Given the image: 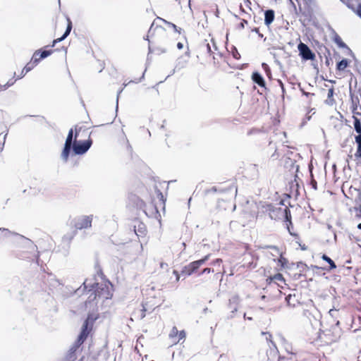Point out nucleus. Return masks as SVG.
Here are the masks:
<instances>
[{"instance_id": "8fccbe9b", "label": "nucleus", "mask_w": 361, "mask_h": 361, "mask_svg": "<svg viewBox=\"0 0 361 361\" xmlns=\"http://www.w3.org/2000/svg\"><path fill=\"white\" fill-rule=\"evenodd\" d=\"M312 185L313 188L317 189V182L314 180L312 181Z\"/></svg>"}, {"instance_id": "f3484780", "label": "nucleus", "mask_w": 361, "mask_h": 361, "mask_svg": "<svg viewBox=\"0 0 361 361\" xmlns=\"http://www.w3.org/2000/svg\"><path fill=\"white\" fill-rule=\"evenodd\" d=\"M353 118L354 120V128L356 133H358L357 135H361V122L360 118L356 116H353Z\"/></svg>"}, {"instance_id": "9d476101", "label": "nucleus", "mask_w": 361, "mask_h": 361, "mask_svg": "<svg viewBox=\"0 0 361 361\" xmlns=\"http://www.w3.org/2000/svg\"><path fill=\"white\" fill-rule=\"evenodd\" d=\"M47 281L51 288L60 289L63 286V283L52 274L49 275Z\"/></svg>"}, {"instance_id": "a878e982", "label": "nucleus", "mask_w": 361, "mask_h": 361, "mask_svg": "<svg viewBox=\"0 0 361 361\" xmlns=\"http://www.w3.org/2000/svg\"><path fill=\"white\" fill-rule=\"evenodd\" d=\"M262 334L265 336V339L271 343L274 347H276L275 343L271 340L272 336L269 332H262Z\"/></svg>"}, {"instance_id": "a19ab883", "label": "nucleus", "mask_w": 361, "mask_h": 361, "mask_svg": "<svg viewBox=\"0 0 361 361\" xmlns=\"http://www.w3.org/2000/svg\"><path fill=\"white\" fill-rule=\"evenodd\" d=\"M0 231L4 233V235H8L11 233V231L7 228H0Z\"/></svg>"}, {"instance_id": "a18cd8bd", "label": "nucleus", "mask_w": 361, "mask_h": 361, "mask_svg": "<svg viewBox=\"0 0 361 361\" xmlns=\"http://www.w3.org/2000/svg\"><path fill=\"white\" fill-rule=\"evenodd\" d=\"M222 262V260L221 259H216V260H214L213 262V264L214 265H216V264H220V263Z\"/></svg>"}, {"instance_id": "f257e3e1", "label": "nucleus", "mask_w": 361, "mask_h": 361, "mask_svg": "<svg viewBox=\"0 0 361 361\" xmlns=\"http://www.w3.org/2000/svg\"><path fill=\"white\" fill-rule=\"evenodd\" d=\"M83 287H80L75 290V293L78 295L83 293L87 288L88 293L92 292L88 298V301L91 302L95 300L97 298L102 299H109L112 296V293L110 290V287H111V283L109 281L108 283L99 284L98 283H89L87 280H85L83 283Z\"/></svg>"}, {"instance_id": "6e6d98bb", "label": "nucleus", "mask_w": 361, "mask_h": 361, "mask_svg": "<svg viewBox=\"0 0 361 361\" xmlns=\"http://www.w3.org/2000/svg\"><path fill=\"white\" fill-rule=\"evenodd\" d=\"M154 209L156 210V212L157 213V212H158V210H157V207H154Z\"/></svg>"}, {"instance_id": "6ab92c4d", "label": "nucleus", "mask_w": 361, "mask_h": 361, "mask_svg": "<svg viewBox=\"0 0 361 361\" xmlns=\"http://www.w3.org/2000/svg\"><path fill=\"white\" fill-rule=\"evenodd\" d=\"M355 142L357 143V148L355 156L361 158V135L355 137Z\"/></svg>"}, {"instance_id": "864d4df0", "label": "nucleus", "mask_w": 361, "mask_h": 361, "mask_svg": "<svg viewBox=\"0 0 361 361\" xmlns=\"http://www.w3.org/2000/svg\"><path fill=\"white\" fill-rule=\"evenodd\" d=\"M303 94L308 96L310 94V93H308V92H305V91H302Z\"/></svg>"}, {"instance_id": "603ef678", "label": "nucleus", "mask_w": 361, "mask_h": 361, "mask_svg": "<svg viewBox=\"0 0 361 361\" xmlns=\"http://www.w3.org/2000/svg\"><path fill=\"white\" fill-rule=\"evenodd\" d=\"M357 228L361 230V222L357 225Z\"/></svg>"}, {"instance_id": "f03ea898", "label": "nucleus", "mask_w": 361, "mask_h": 361, "mask_svg": "<svg viewBox=\"0 0 361 361\" xmlns=\"http://www.w3.org/2000/svg\"><path fill=\"white\" fill-rule=\"evenodd\" d=\"M263 208L266 212H268L271 219L276 220L283 217L286 222H289L291 224L290 211L288 207L282 208L281 207H276L271 204H266L263 205Z\"/></svg>"}, {"instance_id": "9b49d317", "label": "nucleus", "mask_w": 361, "mask_h": 361, "mask_svg": "<svg viewBox=\"0 0 361 361\" xmlns=\"http://www.w3.org/2000/svg\"><path fill=\"white\" fill-rule=\"evenodd\" d=\"M71 30H72V23H71V20L69 18H68V25H67V27H66L65 32L61 37L54 39L52 42V44L51 45V47H53L56 45V43L64 40L69 35Z\"/></svg>"}, {"instance_id": "c756f323", "label": "nucleus", "mask_w": 361, "mask_h": 361, "mask_svg": "<svg viewBox=\"0 0 361 361\" xmlns=\"http://www.w3.org/2000/svg\"><path fill=\"white\" fill-rule=\"evenodd\" d=\"M73 235H74V233H68L66 235H64V236L63 237V241H71V239L73 238Z\"/></svg>"}, {"instance_id": "0e129e2a", "label": "nucleus", "mask_w": 361, "mask_h": 361, "mask_svg": "<svg viewBox=\"0 0 361 361\" xmlns=\"http://www.w3.org/2000/svg\"><path fill=\"white\" fill-rule=\"evenodd\" d=\"M135 233L137 234V235H139V233H137V231H135Z\"/></svg>"}, {"instance_id": "7c9ffc66", "label": "nucleus", "mask_w": 361, "mask_h": 361, "mask_svg": "<svg viewBox=\"0 0 361 361\" xmlns=\"http://www.w3.org/2000/svg\"><path fill=\"white\" fill-rule=\"evenodd\" d=\"M232 54H233V56L235 59H239L240 58V55L238 53V50H237V49L235 47H233V50L232 51Z\"/></svg>"}, {"instance_id": "1a4fd4ad", "label": "nucleus", "mask_w": 361, "mask_h": 361, "mask_svg": "<svg viewBox=\"0 0 361 361\" xmlns=\"http://www.w3.org/2000/svg\"><path fill=\"white\" fill-rule=\"evenodd\" d=\"M240 300L238 295H233L228 300V307L231 310V314L228 318L232 319L234 317V313L238 310Z\"/></svg>"}, {"instance_id": "37998d69", "label": "nucleus", "mask_w": 361, "mask_h": 361, "mask_svg": "<svg viewBox=\"0 0 361 361\" xmlns=\"http://www.w3.org/2000/svg\"><path fill=\"white\" fill-rule=\"evenodd\" d=\"M267 248L272 249V250H276L278 253H279V250H278V248H277V247H276V246H274V245H269V246H267Z\"/></svg>"}, {"instance_id": "4be33fe9", "label": "nucleus", "mask_w": 361, "mask_h": 361, "mask_svg": "<svg viewBox=\"0 0 361 361\" xmlns=\"http://www.w3.org/2000/svg\"><path fill=\"white\" fill-rule=\"evenodd\" d=\"M158 19H159V20H162L165 24H166V25H168L169 27H172V28L175 30V32H178L179 34L180 33V32H181V28L178 27L175 24H173V23H171V22H168V21H166V20L162 19V18H158Z\"/></svg>"}, {"instance_id": "473e14b6", "label": "nucleus", "mask_w": 361, "mask_h": 361, "mask_svg": "<svg viewBox=\"0 0 361 361\" xmlns=\"http://www.w3.org/2000/svg\"><path fill=\"white\" fill-rule=\"evenodd\" d=\"M355 13L361 19V4H359L355 10Z\"/></svg>"}, {"instance_id": "2f4dec72", "label": "nucleus", "mask_w": 361, "mask_h": 361, "mask_svg": "<svg viewBox=\"0 0 361 361\" xmlns=\"http://www.w3.org/2000/svg\"><path fill=\"white\" fill-rule=\"evenodd\" d=\"M15 82V80H13V79L9 80L4 86V90H6L9 87L12 86Z\"/></svg>"}, {"instance_id": "13d9d810", "label": "nucleus", "mask_w": 361, "mask_h": 361, "mask_svg": "<svg viewBox=\"0 0 361 361\" xmlns=\"http://www.w3.org/2000/svg\"><path fill=\"white\" fill-rule=\"evenodd\" d=\"M183 246L184 247H185L186 245H185V243H183Z\"/></svg>"}, {"instance_id": "412c9836", "label": "nucleus", "mask_w": 361, "mask_h": 361, "mask_svg": "<svg viewBox=\"0 0 361 361\" xmlns=\"http://www.w3.org/2000/svg\"><path fill=\"white\" fill-rule=\"evenodd\" d=\"M348 60L345 59H343L337 63V65H336L337 69L339 71H343L348 66Z\"/></svg>"}, {"instance_id": "f8f14e48", "label": "nucleus", "mask_w": 361, "mask_h": 361, "mask_svg": "<svg viewBox=\"0 0 361 361\" xmlns=\"http://www.w3.org/2000/svg\"><path fill=\"white\" fill-rule=\"evenodd\" d=\"M80 346V345H78V343L75 342V343L70 348L66 356L67 361H71L75 359V352Z\"/></svg>"}, {"instance_id": "7ed1b4c3", "label": "nucleus", "mask_w": 361, "mask_h": 361, "mask_svg": "<svg viewBox=\"0 0 361 361\" xmlns=\"http://www.w3.org/2000/svg\"><path fill=\"white\" fill-rule=\"evenodd\" d=\"M78 136V131L77 128H75V134L74 137V144L72 145L71 149L76 155H82L85 154L89 149L91 147L92 144V140L91 139H88L87 140H77Z\"/></svg>"}, {"instance_id": "bb28decb", "label": "nucleus", "mask_w": 361, "mask_h": 361, "mask_svg": "<svg viewBox=\"0 0 361 361\" xmlns=\"http://www.w3.org/2000/svg\"><path fill=\"white\" fill-rule=\"evenodd\" d=\"M262 67L264 69V71L266 72V73L268 76L271 75V69H270L269 66H268V64H267L266 63H262Z\"/></svg>"}, {"instance_id": "aec40b11", "label": "nucleus", "mask_w": 361, "mask_h": 361, "mask_svg": "<svg viewBox=\"0 0 361 361\" xmlns=\"http://www.w3.org/2000/svg\"><path fill=\"white\" fill-rule=\"evenodd\" d=\"M36 64H35L34 63L30 65V63H27L24 68L21 71V74L18 77V78H23L27 73H28L29 71H30L33 67L35 66Z\"/></svg>"}, {"instance_id": "4d7b16f0", "label": "nucleus", "mask_w": 361, "mask_h": 361, "mask_svg": "<svg viewBox=\"0 0 361 361\" xmlns=\"http://www.w3.org/2000/svg\"><path fill=\"white\" fill-rule=\"evenodd\" d=\"M254 31L257 32H258V29H257V28H255V29L254 30Z\"/></svg>"}, {"instance_id": "f704fd0d", "label": "nucleus", "mask_w": 361, "mask_h": 361, "mask_svg": "<svg viewBox=\"0 0 361 361\" xmlns=\"http://www.w3.org/2000/svg\"><path fill=\"white\" fill-rule=\"evenodd\" d=\"M338 312V310H336V309H331L329 311V314L331 316V317H336V313Z\"/></svg>"}, {"instance_id": "680f3d73", "label": "nucleus", "mask_w": 361, "mask_h": 361, "mask_svg": "<svg viewBox=\"0 0 361 361\" xmlns=\"http://www.w3.org/2000/svg\"><path fill=\"white\" fill-rule=\"evenodd\" d=\"M248 320H252V317H247V318Z\"/></svg>"}, {"instance_id": "49530a36", "label": "nucleus", "mask_w": 361, "mask_h": 361, "mask_svg": "<svg viewBox=\"0 0 361 361\" xmlns=\"http://www.w3.org/2000/svg\"><path fill=\"white\" fill-rule=\"evenodd\" d=\"M247 20H243L240 23V27L241 28H244V27H245V25H245V24H247Z\"/></svg>"}, {"instance_id": "72a5a7b5", "label": "nucleus", "mask_w": 361, "mask_h": 361, "mask_svg": "<svg viewBox=\"0 0 361 361\" xmlns=\"http://www.w3.org/2000/svg\"><path fill=\"white\" fill-rule=\"evenodd\" d=\"M279 262L281 264L282 267H284L285 264L287 262V259L283 257L281 255L280 258L278 259Z\"/></svg>"}, {"instance_id": "ddd939ff", "label": "nucleus", "mask_w": 361, "mask_h": 361, "mask_svg": "<svg viewBox=\"0 0 361 361\" xmlns=\"http://www.w3.org/2000/svg\"><path fill=\"white\" fill-rule=\"evenodd\" d=\"M53 53V50H43L40 51L39 50L36 51L34 54V56H37L39 54H40L39 58L37 59L35 58L33 59V63L35 64H37L39 60L47 58V56H50Z\"/></svg>"}, {"instance_id": "de8ad7c7", "label": "nucleus", "mask_w": 361, "mask_h": 361, "mask_svg": "<svg viewBox=\"0 0 361 361\" xmlns=\"http://www.w3.org/2000/svg\"><path fill=\"white\" fill-rule=\"evenodd\" d=\"M206 48H207V51L208 53H211L212 52L211 47H210L209 43H207Z\"/></svg>"}, {"instance_id": "338daca9", "label": "nucleus", "mask_w": 361, "mask_h": 361, "mask_svg": "<svg viewBox=\"0 0 361 361\" xmlns=\"http://www.w3.org/2000/svg\"><path fill=\"white\" fill-rule=\"evenodd\" d=\"M259 36L261 37H263V35L262 34H259Z\"/></svg>"}, {"instance_id": "a211bd4d", "label": "nucleus", "mask_w": 361, "mask_h": 361, "mask_svg": "<svg viewBox=\"0 0 361 361\" xmlns=\"http://www.w3.org/2000/svg\"><path fill=\"white\" fill-rule=\"evenodd\" d=\"M322 259L329 264V269H334L336 268L335 262L326 255L324 254L322 256Z\"/></svg>"}, {"instance_id": "2eb2a0df", "label": "nucleus", "mask_w": 361, "mask_h": 361, "mask_svg": "<svg viewBox=\"0 0 361 361\" xmlns=\"http://www.w3.org/2000/svg\"><path fill=\"white\" fill-rule=\"evenodd\" d=\"M252 80L260 87H265V81L259 73L254 72L252 75Z\"/></svg>"}, {"instance_id": "bf43d9fd", "label": "nucleus", "mask_w": 361, "mask_h": 361, "mask_svg": "<svg viewBox=\"0 0 361 361\" xmlns=\"http://www.w3.org/2000/svg\"><path fill=\"white\" fill-rule=\"evenodd\" d=\"M175 73V69L172 71L171 75H173Z\"/></svg>"}, {"instance_id": "e433bc0d", "label": "nucleus", "mask_w": 361, "mask_h": 361, "mask_svg": "<svg viewBox=\"0 0 361 361\" xmlns=\"http://www.w3.org/2000/svg\"><path fill=\"white\" fill-rule=\"evenodd\" d=\"M178 334V336H179L178 341H180V340H181V339H183V338H184L185 337V333L184 331H180Z\"/></svg>"}, {"instance_id": "39448f33", "label": "nucleus", "mask_w": 361, "mask_h": 361, "mask_svg": "<svg viewBox=\"0 0 361 361\" xmlns=\"http://www.w3.org/2000/svg\"><path fill=\"white\" fill-rule=\"evenodd\" d=\"M210 255V254H208L204 258L190 263L188 265L184 267L182 273L187 276H190L209 259Z\"/></svg>"}, {"instance_id": "ea45409f", "label": "nucleus", "mask_w": 361, "mask_h": 361, "mask_svg": "<svg viewBox=\"0 0 361 361\" xmlns=\"http://www.w3.org/2000/svg\"><path fill=\"white\" fill-rule=\"evenodd\" d=\"M333 94H334V89L333 88H331L328 90V98L330 99L331 97H333Z\"/></svg>"}, {"instance_id": "e2e57ef3", "label": "nucleus", "mask_w": 361, "mask_h": 361, "mask_svg": "<svg viewBox=\"0 0 361 361\" xmlns=\"http://www.w3.org/2000/svg\"><path fill=\"white\" fill-rule=\"evenodd\" d=\"M159 195H161V198L163 197V195L161 192H159Z\"/></svg>"}, {"instance_id": "58836bf2", "label": "nucleus", "mask_w": 361, "mask_h": 361, "mask_svg": "<svg viewBox=\"0 0 361 361\" xmlns=\"http://www.w3.org/2000/svg\"><path fill=\"white\" fill-rule=\"evenodd\" d=\"M213 271L212 269H211L210 268H205L202 270V271L201 272V274H209L210 272Z\"/></svg>"}, {"instance_id": "5701e85b", "label": "nucleus", "mask_w": 361, "mask_h": 361, "mask_svg": "<svg viewBox=\"0 0 361 361\" xmlns=\"http://www.w3.org/2000/svg\"><path fill=\"white\" fill-rule=\"evenodd\" d=\"M334 42L338 44L339 47L346 48L347 45L342 41L341 38L336 33L334 38Z\"/></svg>"}, {"instance_id": "09e8293b", "label": "nucleus", "mask_w": 361, "mask_h": 361, "mask_svg": "<svg viewBox=\"0 0 361 361\" xmlns=\"http://www.w3.org/2000/svg\"><path fill=\"white\" fill-rule=\"evenodd\" d=\"M183 43H181V42H178V44H177V48H178V49H183Z\"/></svg>"}, {"instance_id": "cd10ccee", "label": "nucleus", "mask_w": 361, "mask_h": 361, "mask_svg": "<svg viewBox=\"0 0 361 361\" xmlns=\"http://www.w3.org/2000/svg\"><path fill=\"white\" fill-rule=\"evenodd\" d=\"M178 334V331L176 326H173L169 334L171 338L176 337Z\"/></svg>"}, {"instance_id": "774afa93", "label": "nucleus", "mask_w": 361, "mask_h": 361, "mask_svg": "<svg viewBox=\"0 0 361 361\" xmlns=\"http://www.w3.org/2000/svg\"><path fill=\"white\" fill-rule=\"evenodd\" d=\"M164 128V126L163 124V125H161V128Z\"/></svg>"}, {"instance_id": "3c124183", "label": "nucleus", "mask_w": 361, "mask_h": 361, "mask_svg": "<svg viewBox=\"0 0 361 361\" xmlns=\"http://www.w3.org/2000/svg\"><path fill=\"white\" fill-rule=\"evenodd\" d=\"M121 91H122V90H120V91L118 92V95H117V99H116V102H118V95H119V94L121 92ZM118 109V104L116 105V109Z\"/></svg>"}, {"instance_id": "4c0bfd02", "label": "nucleus", "mask_w": 361, "mask_h": 361, "mask_svg": "<svg viewBox=\"0 0 361 361\" xmlns=\"http://www.w3.org/2000/svg\"><path fill=\"white\" fill-rule=\"evenodd\" d=\"M141 314H140V319H142L143 318H145V312H146V309L145 307L143 306L142 307V309L141 310Z\"/></svg>"}, {"instance_id": "69168bd1", "label": "nucleus", "mask_w": 361, "mask_h": 361, "mask_svg": "<svg viewBox=\"0 0 361 361\" xmlns=\"http://www.w3.org/2000/svg\"><path fill=\"white\" fill-rule=\"evenodd\" d=\"M161 52L164 53V52H166V50L163 49V50H161Z\"/></svg>"}, {"instance_id": "052dcab7", "label": "nucleus", "mask_w": 361, "mask_h": 361, "mask_svg": "<svg viewBox=\"0 0 361 361\" xmlns=\"http://www.w3.org/2000/svg\"><path fill=\"white\" fill-rule=\"evenodd\" d=\"M310 118H311L310 116H307V120H310Z\"/></svg>"}, {"instance_id": "c03bdc74", "label": "nucleus", "mask_w": 361, "mask_h": 361, "mask_svg": "<svg viewBox=\"0 0 361 361\" xmlns=\"http://www.w3.org/2000/svg\"><path fill=\"white\" fill-rule=\"evenodd\" d=\"M290 226H292V224H290V223L288 222V224H287V228H288V231L289 232V233L291 235H294L295 234L293 233L291 231H290Z\"/></svg>"}, {"instance_id": "6e6552de", "label": "nucleus", "mask_w": 361, "mask_h": 361, "mask_svg": "<svg viewBox=\"0 0 361 361\" xmlns=\"http://www.w3.org/2000/svg\"><path fill=\"white\" fill-rule=\"evenodd\" d=\"M89 318H87L83 323L81 332L79 334L77 341H75L78 345H82L86 338H87L90 331L91 328H89Z\"/></svg>"}, {"instance_id": "20e7f679", "label": "nucleus", "mask_w": 361, "mask_h": 361, "mask_svg": "<svg viewBox=\"0 0 361 361\" xmlns=\"http://www.w3.org/2000/svg\"><path fill=\"white\" fill-rule=\"evenodd\" d=\"M74 144V138H73V128L70 129L68 133V136L66 137L63 149L62 150L61 157L64 162H67L70 156V153L71 151L72 145Z\"/></svg>"}, {"instance_id": "5fc2aeb1", "label": "nucleus", "mask_w": 361, "mask_h": 361, "mask_svg": "<svg viewBox=\"0 0 361 361\" xmlns=\"http://www.w3.org/2000/svg\"><path fill=\"white\" fill-rule=\"evenodd\" d=\"M265 298H266V296H265V295H262V300H264Z\"/></svg>"}, {"instance_id": "c85d7f7f", "label": "nucleus", "mask_w": 361, "mask_h": 361, "mask_svg": "<svg viewBox=\"0 0 361 361\" xmlns=\"http://www.w3.org/2000/svg\"><path fill=\"white\" fill-rule=\"evenodd\" d=\"M7 133H6L2 137L1 134H0V150L1 151L3 149L4 145L5 144L6 138Z\"/></svg>"}, {"instance_id": "c9c22d12", "label": "nucleus", "mask_w": 361, "mask_h": 361, "mask_svg": "<svg viewBox=\"0 0 361 361\" xmlns=\"http://www.w3.org/2000/svg\"><path fill=\"white\" fill-rule=\"evenodd\" d=\"M20 238L24 239L27 243V244L30 245L33 248H35V247L37 248V247L35 245H34L32 242L30 241L29 239L24 238V237L22 235H20Z\"/></svg>"}, {"instance_id": "dca6fc26", "label": "nucleus", "mask_w": 361, "mask_h": 361, "mask_svg": "<svg viewBox=\"0 0 361 361\" xmlns=\"http://www.w3.org/2000/svg\"><path fill=\"white\" fill-rule=\"evenodd\" d=\"M287 305L290 307H295L296 305L299 304L298 299L295 294H288L285 298Z\"/></svg>"}, {"instance_id": "0eeeda50", "label": "nucleus", "mask_w": 361, "mask_h": 361, "mask_svg": "<svg viewBox=\"0 0 361 361\" xmlns=\"http://www.w3.org/2000/svg\"><path fill=\"white\" fill-rule=\"evenodd\" d=\"M92 215L82 216L75 219V228L77 230L90 228L92 226Z\"/></svg>"}, {"instance_id": "4468645a", "label": "nucleus", "mask_w": 361, "mask_h": 361, "mask_svg": "<svg viewBox=\"0 0 361 361\" xmlns=\"http://www.w3.org/2000/svg\"><path fill=\"white\" fill-rule=\"evenodd\" d=\"M275 17L274 11L271 9H268L264 12V24L267 26L271 25Z\"/></svg>"}, {"instance_id": "b1692460", "label": "nucleus", "mask_w": 361, "mask_h": 361, "mask_svg": "<svg viewBox=\"0 0 361 361\" xmlns=\"http://www.w3.org/2000/svg\"><path fill=\"white\" fill-rule=\"evenodd\" d=\"M154 23H153L148 31V35H152L153 33V31L157 30L158 32H163L164 31V30L161 27V26H156L155 28H154ZM149 35L147 36V37H148Z\"/></svg>"}, {"instance_id": "393cba45", "label": "nucleus", "mask_w": 361, "mask_h": 361, "mask_svg": "<svg viewBox=\"0 0 361 361\" xmlns=\"http://www.w3.org/2000/svg\"><path fill=\"white\" fill-rule=\"evenodd\" d=\"M357 104L353 99L352 100V112L353 116H361V113L357 111Z\"/></svg>"}, {"instance_id": "423d86ee", "label": "nucleus", "mask_w": 361, "mask_h": 361, "mask_svg": "<svg viewBox=\"0 0 361 361\" xmlns=\"http://www.w3.org/2000/svg\"><path fill=\"white\" fill-rule=\"evenodd\" d=\"M298 49L299 51V54L303 60L307 61L314 59V54L307 44L300 42L298 45Z\"/></svg>"}, {"instance_id": "79ce46f5", "label": "nucleus", "mask_w": 361, "mask_h": 361, "mask_svg": "<svg viewBox=\"0 0 361 361\" xmlns=\"http://www.w3.org/2000/svg\"><path fill=\"white\" fill-rule=\"evenodd\" d=\"M278 82H279V85H280V87H281V88L282 90L283 93L285 92L283 83L280 80H279Z\"/></svg>"}]
</instances>
